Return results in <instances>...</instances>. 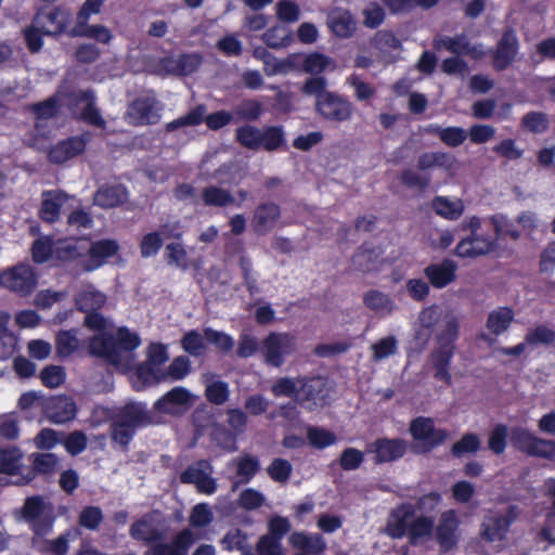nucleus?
Returning a JSON list of instances; mask_svg holds the SVG:
<instances>
[{"instance_id":"obj_61","label":"nucleus","mask_w":555,"mask_h":555,"mask_svg":"<svg viewBox=\"0 0 555 555\" xmlns=\"http://www.w3.org/2000/svg\"><path fill=\"white\" fill-rule=\"evenodd\" d=\"M103 520V512L99 506H86L78 516L80 527L88 530H98Z\"/></svg>"},{"instance_id":"obj_48","label":"nucleus","mask_w":555,"mask_h":555,"mask_svg":"<svg viewBox=\"0 0 555 555\" xmlns=\"http://www.w3.org/2000/svg\"><path fill=\"white\" fill-rule=\"evenodd\" d=\"M399 182L409 190H418L424 192L431 183V177L427 173H420L411 168L400 171Z\"/></svg>"},{"instance_id":"obj_56","label":"nucleus","mask_w":555,"mask_h":555,"mask_svg":"<svg viewBox=\"0 0 555 555\" xmlns=\"http://www.w3.org/2000/svg\"><path fill=\"white\" fill-rule=\"evenodd\" d=\"M238 267L242 273L243 283L248 292V294L253 297L260 292L258 287L257 273L254 272L253 261L246 256L242 255L238 259Z\"/></svg>"},{"instance_id":"obj_40","label":"nucleus","mask_w":555,"mask_h":555,"mask_svg":"<svg viewBox=\"0 0 555 555\" xmlns=\"http://www.w3.org/2000/svg\"><path fill=\"white\" fill-rule=\"evenodd\" d=\"M537 441L538 437L528 428L515 426L509 430V442L512 447L529 456Z\"/></svg>"},{"instance_id":"obj_14","label":"nucleus","mask_w":555,"mask_h":555,"mask_svg":"<svg viewBox=\"0 0 555 555\" xmlns=\"http://www.w3.org/2000/svg\"><path fill=\"white\" fill-rule=\"evenodd\" d=\"M459 335V325L455 320L447 323L444 330L438 334V348L431 352V362L434 367L450 366L454 356V343Z\"/></svg>"},{"instance_id":"obj_18","label":"nucleus","mask_w":555,"mask_h":555,"mask_svg":"<svg viewBox=\"0 0 555 555\" xmlns=\"http://www.w3.org/2000/svg\"><path fill=\"white\" fill-rule=\"evenodd\" d=\"M457 269L454 260L444 258L440 262L429 263L423 272L434 288L442 289L456 280Z\"/></svg>"},{"instance_id":"obj_26","label":"nucleus","mask_w":555,"mask_h":555,"mask_svg":"<svg viewBox=\"0 0 555 555\" xmlns=\"http://www.w3.org/2000/svg\"><path fill=\"white\" fill-rule=\"evenodd\" d=\"M191 403V393L183 387H175L158 398L153 409L156 412L173 414L176 406L189 405Z\"/></svg>"},{"instance_id":"obj_39","label":"nucleus","mask_w":555,"mask_h":555,"mask_svg":"<svg viewBox=\"0 0 555 555\" xmlns=\"http://www.w3.org/2000/svg\"><path fill=\"white\" fill-rule=\"evenodd\" d=\"M129 532L132 539L143 541L150 546L155 542L162 541L164 539L163 533L153 527L152 524L145 518L135 520L130 526Z\"/></svg>"},{"instance_id":"obj_57","label":"nucleus","mask_w":555,"mask_h":555,"mask_svg":"<svg viewBox=\"0 0 555 555\" xmlns=\"http://www.w3.org/2000/svg\"><path fill=\"white\" fill-rule=\"evenodd\" d=\"M521 128L531 133H543L548 129V117L543 112L531 111L521 118Z\"/></svg>"},{"instance_id":"obj_13","label":"nucleus","mask_w":555,"mask_h":555,"mask_svg":"<svg viewBox=\"0 0 555 555\" xmlns=\"http://www.w3.org/2000/svg\"><path fill=\"white\" fill-rule=\"evenodd\" d=\"M408 450V442L401 438H377L366 448L367 453H374L376 465L391 463L402 459Z\"/></svg>"},{"instance_id":"obj_11","label":"nucleus","mask_w":555,"mask_h":555,"mask_svg":"<svg viewBox=\"0 0 555 555\" xmlns=\"http://www.w3.org/2000/svg\"><path fill=\"white\" fill-rule=\"evenodd\" d=\"M119 251V244L113 238L94 242L87 240V259L80 262V272H93L104 266Z\"/></svg>"},{"instance_id":"obj_46","label":"nucleus","mask_w":555,"mask_h":555,"mask_svg":"<svg viewBox=\"0 0 555 555\" xmlns=\"http://www.w3.org/2000/svg\"><path fill=\"white\" fill-rule=\"evenodd\" d=\"M409 527L406 537L411 544H416L420 540L431 535L435 529V521L433 517L418 516L410 522Z\"/></svg>"},{"instance_id":"obj_44","label":"nucleus","mask_w":555,"mask_h":555,"mask_svg":"<svg viewBox=\"0 0 555 555\" xmlns=\"http://www.w3.org/2000/svg\"><path fill=\"white\" fill-rule=\"evenodd\" d=\"M79 347V341L74 330H62L55 337V352L59 359L70 357Z\"/></svg>"},{"instance_id":"obj_63","label":"nucleus","mask_w":555,"mask_h":555,"mask_svg":"<svg viewBox=\"0 0 555 555\" xmlns=\"http://www.w3.org/2000/svg\"><path fill=\"white\" fill-rule=\"evenodd\" d=\"M262 104L255 99H247L241 102L234 109V114L241 119L255 121L262 115Z\"/></svg>"},{"instance_id":"obj_64","label":"nucleus","mask_w":555,"mask_h":555,"mask_svg":"<svg viewBox=\"0 0 555 555\" xmlns=\"http://www.w3.org/2000/svg\"><path fill=\"white\" fill-rule=\"evenodd\" d=\"M292 472H293L292 464L287 460L280 459V457L274 459L270 463V465L267 467V473H268L269 477L273 481L281 482V483H284L289 479Z\"/></svg>"},{"instance_id":"obj_35","label":"nucleus","mask_w":555,"mask_h":555,"mask_svg":"<svg viewBox=\"0 0 555 555\" xmlns=\"http://www.w3.org/2000/svg\"><path fill=\"white\" fill-rule=\"evenodd\" d=\"M77 101H87L86 106L80 113V118L88 125H92L99 128H104L106 122L102 117L100 111L95 106L94 92L90 89L81 90L77 94Z\"/></svg>"},{"instance_id":"obj_5","label":"nucleus","mask_w":555,"mask_h":555,"mask_svg":"<svg viewBox=\"0 0 555 555\" xmlns=\"http://www.w3.org/2000/svg\"><path fill=\"white\" fill-rule=\"evenodd\" d=\"M163 103L154 92L139 95L132 100L127 109L129 122L133 126L156 125L160 120Z\"/></svg>"},{"instance_id":"obj_8","label":"nucleus","mask_w":555,"mask_h":555,"mask_svg":"<svg viewBox=\"0 0 555 555\" xmlns=\"http://www.w3.org/2000/svg\"><path fill=\"white\" fill-rule=\"evenodd\" d=\"M37 285L38 274L29 263L20 262L2 271V286L20 296H29Z\"/></svg>"},{"instance_id":"obj_32","label":"nucleus","mask_w":555,"mask_h":555,"mask_svg":"<svg viewBox=\"0 0 555 555\" xmlns=\"http://www.w3.org/2000/svg\"><path fill=\"white\" fill-rule=\"evenodd\" d=\"M127 197V190L120 184L102 185L94 195L96 205L103 208H114L124 203Z\"/></svg>"},{"instance_id":"obj_15","label":"nucleus","mask_w":555,"mask_h":555,"mask_svg":"<svg viewBox=\"0 0 555 555\" xmlns=\"http://www.w3.org/2000/svg\"><path fill=\"white\" fill-rule=\"evenodd\" d=\"M42 412L51 423L64 424L76 417L77 406L70 397L60 395L46 400Z\"/></svg>"},{"instance_id":"obj_12","label":"nucleus","mask_w":555,"mask_h":555,"mask_svg":"<svg viewBox=\"0 0 555 555\" xmlns=\"http://www.w3.org/2000/svg\"><path fill=\"white\" fill-rule=\"evenodd\" d=\"M34 22L38 24L48 37H59L67 31L70 23V12L61 7L40 9L34 15Z\"/></svg>"},{"instance_id":"obj_24","label":"nucleus","mask_w":555,"mask_h":555,"mask_svg":"<svg viewBox=\"0 0 555 555\" xmlns=\"http://www.w3.org/2000/svg\"><path fill=\"white\" fill-rule=\"evenodd\" d=\"M162 64L169 74L189 76L198 69L202 56L198 53H181L177 57H164Z\"/></svg>"},{"instance_id":"obj_21","label":"nucleus","mask_w":555,"mask_h":555,"mask_svg":"<svg viewBox=\"0 0 555 555\" xmlns=\"http://www.w3.org/2000/svg\"><path fill=\"white\" fill-rule=\"evenodd\" d=\"M514 518L509 515L494 514L486 516L480 526V537L483 541L492 543L506 539Z\"/></svg>"},{"instance_id":"obj_6","label":"nucleus","mask_w":555,"mask_h":555,"mask_svg":"<svg viewBox=\"0 0 555 555\" xmlns=\"http://www.w3.org/2000/svg\"><path fill=\"white\" fill-rule=\"evenodd\" d=\"M519 49L520 43L516 30L505 27L495 46L488 50L493 69L498 73L506 70L516 61Z\"/></svg>"},{"instance_id":"obj_58","label":"nucleus","mask_w":555,"mask_h":555,"mask_svg":"<svg viewBox=\"0 0 555 555\" xmlns=\"http://www.w3.org/2000/svg\"><path fill=\"white\" fill-rule=\"evenodd\" d=\"M347 85L353 88V95L359 102H369L376 94L375 87L362 80L361 76L356 73L347 78Z\"/></svg>"},{"instance_id":"obj_22","label":"nucleus","mask_w":555,"mask_h":555,"mask_svg":"<svg viewBox=\"0 0 555 555\" xmlns=\"http://www.w3.org/2000/svg\"><path fill=\"white\" fill-rule=\"evenodd\" d=\"M415 516V507L411 503H402L393 508L387 524V533L392 539H401L408 534L410 520Z\"/></svg>"},{"instance_id":"obj_43","label":"nucleus","mask_w":555,"mask_h":555,"mask_svg":"<svg viewBox=\"0 0 555 555\" xmlns=\"http://www.w3.org/2000/svg\"><path fill=\"white\" fill-rule=\"evenodd\" d=\"M202 199L206 206L212 207H227L235 203V198L230 191L216 185L204 188Z\"/></svg>"},{"instance_id":"obj_10","label":"nucleus","mask_w":555,"mask_h":555,"mask_svg":"<svg viewBox=\"0 0 555 555\" xmlns=\"http://www.w3.org/2000/svg\"><path fill=\"white\" fill-rule=\"evenodd\" d=\"M91 138V132L85 131L79 135H73L64 140H60L55 144L51 145L47 152L49 163L63 165L74 157L82 154Z\"/></svg>"},{"instance_id":"obj_49","label":"nucleus","mask_w":555,"mask_h":555,"mask_svg":"<svg viewBox=\"0 0 555 555\" xmlns=\"http://www.w3.org/2000/svg\"><path fill=\"white\" fill-rule=\"evenodd\" d=\"M262 40L269 48L280 49L289 46L293 38L287 27L275 25L264 31Z\"/></svg>"},{"instance_id":"obj_54","label":"nucleus","mask_w":555,"mask_h":555,"mask_svg":"<svg viewBox=\"0 0 555 555\" xmlns=\"http://www.w3.org/2000/svg\"><path fill=\"white\" fill-rule=\"evenodd\" d=\"M508 437V427L505 424H496L489 434L488 449L495 455L503 454L507 447Z\"/></svg>"},{"instance_id":"obj_59","label":"nucleus","mask_w":555,"mask_h":555,"mask_svg":"<svg viewBox=\"0 0 555 555\" xmlns=\"http://www.w3.org/2000/svg\"><path fill=\"white\" fill-rule=\"evenodd\" d=\"M163 245L164 240L159 231H153L144 234L139 244L141 257L151 258L156 256Z\"/></svg>"},{"instance_id":"obj_31","label":"nucleus","mask_w":555,"mask_h":555,"mask_svg":"<svg viewBox=\"0 0 555 555\" xmlns=\"http://www.w3.org/2000/svg\"><path fill=\"white\" fill-rule=\"evenodd\" d=\"M134 378L133 388L137 391H140L149 386H153L165 380L166 373L160 367H156L145 361L137 366Z\"/></svg>"},{"instance_id":"obj_50","label":"nucleus","mask_w":555,"mask_h":555,"mask_svg":"<svg viewBox=\"0 0 555 555\" xmlns=\"http://www.w3.org/2000/svg\"><path fill=\"white\" fill-rule=\"evenodd\" d=\"M80 534L81 533L78 528L68 529L56 539L47 540V547L44 551L52 555H66L69 550V541L78 539Z\"/></svg>"},{"instance_id":"obj_30","label":"nucleus","mask_w":555,"mask_h":555,"mask_svg":"<svg viewBox=\"0 0 555 555\" xmlns=\"http://www.w3.org/2000/svg\"><path fill=\"white\" fill-rule=\"evenodd\" d=\"M293 547L302 551L308 555H320L326 548L324 538L319 534H310L306 532H294L289 538Z\"/></svg>"},{"instance_id":"obj_38","label":"nucleus","mask_w":555,"mask_h":555,"mask_svg":"<svg viewBox=\"0 0 555 555\" xmlns=\"http://www.w3.org/2000/svg\"><path fill=\"white\" fill-rule=\"evenodd\" d=\"M259 150L267 152L278 151L286 144L285 132L282 126H264L260 129Z\"/></svg>"},{"instance_id":"obj_45","label":"nucleus","mask_w":555,"mask_h":555,"mask_svg":"<svg viewBox=\"0 0 555 555\" xmlns=\"http://www.w3.org/2000/svg\"><path fill=\"white\" fill-rule=\"evenodd\" d=\"M452 156L444 152H425L417 158L416 167L420 171H426L434 167L450 169Z\"/></svg>"},{"instance_id":"obj_9","label":"nucleus","mask_w":555,"mask_h":555,"mask_svg":"<svg viewBox=\"0 0 555 555\" xmlns=\"http://www.w3.org/2000/svg\"><path fill=\"white\" fill-rule=\"evenodd\" d=\"M315 109L325 120L344 122L351 118L354 107L347 96L331 91L315 101Z\"/></svg>"},{"instance_id":"obj_55","label":"nucleus","mask_w":555,"mask_h":555,"mask_svg":"<svg viewBox=\"0 0 555 555\" xmlns=\"http://www.w3.org/2000/svg\"><path fill=\"white\" fill-rule=\"evenodd\" d=\"M46 36L44 30L31 21V24L26 26L23 29V38L26 44L27 50L30 53H38L42 50L44 41L43 37Z\"/></svg>"},{"instance_id":"obj_20","label":"nucleus","mask_w":555,"mask_h":555,"mask_svg":"<svg viewBox=\"0 0 555 555\" xmlns=\"http://www.w3.org/2000/svg\"><path fill=\"white\" fill-rule=\"evenodd\" d=\"M41 205L38 216L42 222L55 223L61 216L63 205L68 201V195L62 190H44L41 193Z\"/></svg>"},{"instance_id":"obj_27","label":"nucleus","mask_w":555,"mask_h":555,"mask_svg":"<svg viewBox=\"0 0 555 555\" xmlns=\"http://www.w3.org/2000/svg\"><path fill=\"white\" fill-rule=\"evenodd\" d=\"M30 459L31 467L23 475V483L30 482L37 475H52L59 462L54 453H34Z\"/></svg>"},{"instance_id":"obj_52","label":"nucleus","mask_w":555,"mask_h":555,"mask_svg":"<svg viewBox=\"0 0 555 555\" xmlns=\"http://www.w3.org/2000/svg\"><path fill=\"white\" fill-rule=\"evenodd\" d=\"M307 439L311 447L319 450L331 447L337 441V437L333 431L317 426H309L307 428Z\"/></svg>"},{"instance_id":"obj_7","label":"nucleus","mask_w":555,"mask_h":555,"mask_svg":"<svg viewBox=\"0 0 555 555\" xmlns=\"http://www.w3.org/2000/svg\"><path fill=\"white\" fill-rule=\"evenodd\" d=\"M22 517L34 535L42 538L52 532L54 516L51 512H46V503L41 496L34 495L25 500Z\"/></svg>"},{"instance_id":"obj_34","label":"nucleus","mask_w":555,"mask_h":555,"mask_svg":"<svg viewBox=\"0 0 555 555\" xmlns=\"http://www.w3.org/2000/svg\"><path fill=\"white\" fill-rule=\"evenodd\" d=\"M23 452L18 447L8 446L1 449L0 474L24 475L22 468Z\"/></svg>"},{"instance_id":"obj_37","label":"nucleus","mask_w":555,"mask_h":555,"mask_svg":"<svg viewBox=\"0 0 555 555\" xmlns=\"http://www.w3.org/2000/svg\"><path fill=\"white\" fill-rule=\"evenodd\" d=\"M433 210L447 220H457L464 212L461 199L451 201L447 196H435L431 201Z\"/></svg>"},{"instance_id":"obj_42","label":"nucleus","mask_w":555,"mask_h":555,"mask_svg":"<svg viewBox=\"0 0 555 555\" xmlns=\"http://www.w3.org/2000/svg\"><path fill=\"white\" fill-rule=\"evenodd\" d=\"M106 302V296L100 291H85L76 296V309L80 312L89 313L99 311Z\"/></svg>"},{"instance_id":"obj_36","label":"nucleus","mask_w":555,"mask_h":555,"mask_svg":"<svg viewBox=\"0 0 555 555\" xmlns=\"http://www.w3.org/2000/svg\"><path fill=\"white\" fill-rule=\"evenodd\" d=\"M327 26L339 38H349L356 30V23L349 11L332 13L327 17Z\"/></svg>"},{"instance_id":"obj_16","label":"nucleus","mask_w":555,"mask_h":555,"mask_svg":"<svg viewBox=\"0 0 555 555\" xmlns=\"http://www.w3.org/2000/svg\"><path fill=\"white\" fill-rule=\"evenodd\" d=\"M459 527L460 520L454 509H448L440 515L436 527V540L442 551L449 552L456 546Z\"/></svg>"},{"instance_id":"obj_2","label":"nucleus","mask_w":555,"mask_h":555,"mask_svg":"<svg viewBox=\"0 0 555 555\" xmlns=\"http://www.w3.org/2000/svg\"><path fill=\"white\" fill-rule=\"evenodd\" d=\"M413 439V451L416 454H426L441 446L449 437L444 428H437L431 417L417 416L413 418L409 427Z\"/></svg>"},{"instance_id":"obj_23","label":"nucleus","mask_w":555,"mask_h":555,"mask_svg":"<svg viewBox=\"0 0 555 555\" xmlns=\"http://www.w3.org/2000/svg\"><path fill=\"white\" fill-rule=\"evenodd\" d=\"M55 258L64 263H76L75 275H79L80 262L87 259V238H76L60 244L54 251Z\"/></svg>"},{"instance_id":"obj_1","label":"nucleus","mask_w":555,"mask_h":555,"mask_svg":"<svg viewBox=\"0 0 555 555\" xmlns=\"http://www.w3.org/2000/svg\"><path fill=\"white\" fill-rule=\"evenodd\" d=\"M106 417L111 422L109 438L122 452H128L139 429L154 424L153 412L143 401H127L114 408Z\"/></svg>"},{"instance_id":"obj_29","label":"nucleus","mask_w":555,"mask_h":555,"mask_svg":"<svg viewBox=\"0 0 555 555\" xmlns=\"http://www.w3.org/2000/svg\"><path fill=\"white\" fill-rule=\"evenodd\" d=\"M514 319L515 312L513 308L508 306L499 307L489 312L486 327L494 336H500L511 327Z\"/></svg>"},{"instance_id":"obj_41","label":"nucleus","mask_w":555,"mask_h":555,"mask_svg":"<svg viewBox=\"0 0 555 555\" xmlns=\"http://www.w3.org/2000/svg\"><path fill=\"white\" fill-rule=\"evenodd\" d=\"M69 36L92 38L102 43H108L112 39L111 30L107 27L103 25H89L88 22H85L83 25L77 22L69 31Z\"/></svg>"},{"instance_id":"obj_51","label":"nucleus","mask_w":555,"mask_h":555,"mask_svg":"<svg viewBox=\"0 0 555 555\" xmlns=\"http://www.w3.org/2000/svg\"><path fill=\"white\" fill-rule=\"evenodd\" d=\"M468 38L464 34H457L454 37L444 36L434 40V48L440 50L444 48L454 55H465L468 48Z\"/></svg>"},{"instance_id":"obj_33","label":"nucleus","mask_w":555,"mask_h":555,"mask_svg":"<svg viewBox=\"0 0 555 555\" xmlns=\"http://www.w3.org/2000/svg\"><path fill=\"white\" fill-rule=\"evenodd\" d=\"M89 351L91 354L105 358L112 362L119 359V352L116 350V341L112 335H95L89 341Z\"/></svg>"},{"instance_id":"obj_53","label":"nucleus","mask_w":555,"mask_h":555,"mask_svg":"<svg viewBox=\"0 0 555 555\" xmlns=\"http://www.w3.org/2000/svg\"><path fill=\"white\" fill-rule=\"evenodd\" d=\"M259 137L260 129L251 126L249 124H245L240 126L235 130V141L243 147L257 151L259 150Z\"/></svg>"},{"instance_id":"obj_62","label":"nucleus","mask_w":555,"mask_h":555,"mask_svg":"<svg viewBox=\"0 0 555 555\" xmlns=\"http://www.w3.org/2000/svg\"><path fill=\"white\" fill-rule=\"evenodd\" d=\"M165 259L169 266H176L182 270L189 268L188 253L180 243H169L166 245Z\"/></svg>"},{"instance_id":"obj_4","label":"nucleus","mask_w":555,"mask_h":555,"mask_svg":"<svg viewBox=\"0 0 555 555\" xmlns=\"http://www.w3.org/2000/svg\"><path fill=\"white\" fill-rule=\"evenodd\" d=\"M298 404L309 411L324 408L328 403L330 387L325 377L320 375L298 376Z\"/></svg>"},{"instance_id":"obj_17","label":"nucleus","mask_w":555,"mask_h":555,"mask_svg":"<svg viewBox=\"0 0 555 555\" xmlns=\"http://www.w3.org/2000/svg\"><path fill=\"white\" fill-rule=\"evenodd\" d=\"M281 207L274 202L260 203L254 210L251 227L255 233L266 235L270 233L281 219Z\"/></svg>"},{"instance_id":"obj_3","label":"nucleus","mask_w":555,"mask_h":555,"mask_svg":"<svg viewBox=\"0 0 555 555\" xmlns=\"http://www.w3.org/2000/svg\"><path fill=\"white\" fill-rule=\"evenodd\" d=\"M295 350L296 337L289 333L271 332L260 344L264 362L273 367H281Z\"/></svg>"},{"instance_id":"obj_60","label":"nucleus","mask_w":555,"mask_h":555,"mask_svg":"<svg viewBox=\"0 0 555 555\" xmlns=\"http://www.w3.org/2000/svg\"><path fill=\"white\" fill-rule=\"evenodd\" d=\"M298 377L296 379L291 377H280L273 383L271 392L276 398L291 397L294 398L296 402H298Z\"/></svg>"},{"instance_id":"obj_19","label":"nucleus","mask_w":555,"mask_h":555,"mask_svg":"<svg viewBox=\"0 0 555 555\" xmlns=\"http://www.w3.org/2000/svg\"><path fill=\"white\" fill-rule=\"evenodd\" d=\"M195 542L193 532L190 529L179 531L170 543L155 542L145 555H188L189 548Z\"/></svg>"},{"instance_id":"obj_47","label":"nucleus","mask_w":555,"mask_h":555,"mask_svg":"<svg viewBox=\"0 0 555 555\" xmlns=\"http://www.w3.org/2000/svg\"><path fill=\"white\" fill-rule=\"evenodd\" d=\"M363 304L366 308L376 313H391L393 310V301L391 298L377 289L366 292L363 296Z\"/></svg>"},{"instance_id":"obj_28","label":"nucleus","mask_w":555,"mask_h":555,"mask_svg":"<svg viewBox=\"0 0 555 555\" xmlns=\"http://www.w3.org/2000/svg\"><path fill=\"white\" fill-rule=\"evenodd\" d=\"M382 254V248L363 243L357 248L351 258L352 266L357 271L363 273L371 272L376 268Z\"/></svg>"},{"instance_id":"obj_25","label":"nucleus","mask_w":555,"mask_h":555,"mask_svg":"<svg viewBox=\"0 0 555 555\" xmlns=\"http://www.w3.org/2000/svg\"><path fill=\"white\" fill-rule=\"evenodd\" d=\"M493 247V241L477 234H470L457 243L454 254L460 258H476L490 253Z\"/></svg>"}]
</instances>
